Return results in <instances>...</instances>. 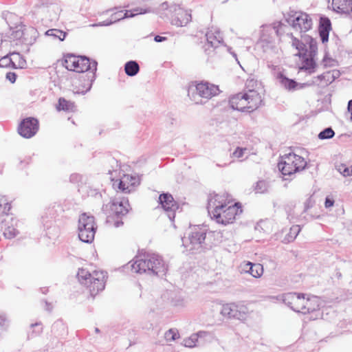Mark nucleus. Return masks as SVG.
I'll return each mask as SVG.
<instances>
[{"label":"nucleus","instance_id":"obj_1","mask_svg":"<svg viewBox=\"0 0 352 352\" xmlns=\"http://www.w3.org/2000/svg\"><path fill=\"white\" fill-rule=\"evenodd\" d=\"M258 81L254 78H248L245 83L244 93H239L230 97L229 104L234 110L242 112H252L262 104L263 98L257 90Z\"/></svg>","mask_w":352,"mask_h":352},{"label":"nucleus","instance_id":"obj_46","mask_svg":"<svg viewBox=\"0 0 352 352\" xmlns=\"http://www.w3.org/2000/svg\"><path fill=\"white\" fill-rule=\"evenodd\" d=\"M2 203H3V206H2V210L1 211V212L3 213V214H8V212L10 211V210L11 208L10 204H9L4 197H3Z\"/></svg>","mask_w":352,"mask_h":352},{"label":"nucleus","instance_id":"obj_15","mask_svg":"<svg viewBox=\"0 0 352 352\" xmlns=\"http://www.w3.org/2000/svg\"><path fill=\"white\" fill-rule=\"evenodd\" d=\"M159 203L167 213V216L171 221L175 217V212L179 208L177 203L174 200L170 193H162L159 197Z\"/></svg>","mask_w":352,"mask_h":352},{"label":"nucleus","instance_id":"obj_51","mask_svg":"<svg viewBox=\"0 0 352 352\" xmlns=\"http://www.w3.org/2000/svg\"><path fill=\"white\" fill-rule=\"evenodd\" d=\"M309 300L311 301V304H308V305H307L308 308H309V310H307L308 311H307V314L314 311H315V310H316V309L318 308V307H319V305H318V304H316V305H312V304H313V302H314V300H311V299H309Z\"/></svg>","mask_w":352,"mask_h":352},{"label":"nucleus","instance_id":"obj_20","mask_svg":"<svg viewBox=\"0 0 352 352\" xmlns=\"http://www.w3.org/2000/svg\"><path fill=\"white\" fill-rule=\"evenodd\" d=\"M126 206H129L128 199H125L124 198L120 201L114 199L111 202L110 210L112 214L119 219L126 215L129 212Z\"/></svg>","mask_w":352,"mask_h":352},{"label":"nucleus","instance_id":"obj_28","mask_svg":"<svg viewBox=\"0 0 352 352\" xmlns=\"http://www.w3.org/2000/svg\"><path fill=\"white\" fill-rule=\"evenodd\" d=\"M56 108L58 111H74L75 105L74 102L68 101L63 98H60Z\"/></svg>","mask_w":352,"mask_h":352},{"label":"nucleus","instance_id":"obj_48","mask_svg":"<svg viewBox=\"0 0 352 352\" xmlns=\"http://www.w3.org/2000/svg\"><path fill=\"white\" fill-rule=\"evenodd\" d=\"M113 23H115V22L113 20V19L111 17V19L109 20H106L102 22H100L98 23L92 24V25H91V26H92V27L107 26V25H110L113 24Z\"/></svg>","mask_w":352,"mask_h":352},{"label":"nucleus","instance_id":"obj_34","mask_svg":"<svg viewBox=\"0 0 352 352\" xmlns=\"http://www.w3.org/2000/svg\"><path fill=\"white\" fill-rule=\"evenodd\" d=\"M335 135V132L331 127L325 128L324 130L320 131L318 135V138L320 140H329L332 138Z\"/></svg>","mask_w":352,"mask_h":352},{"label":"nucleus","instance_id":"obj_61","mask_svg":"<svg viewBox=\"0 0 352 352\" xmlns=\"http://www.w3.org/2000/svg\"><path fill=\"white\" fill-rule=\"evenodd\" d=\"M95 331L96 333H99L100 332V329L97 327L95 328Z\"/></svg>","mask_w":352,"mask_h":352},{"label":"nucleus","instance_id":"obj_11","mask_svg":"<svg viewBox=\"0 0 352 352\" xmlns=\"http://www.w3.org/2000/svg\"><path fill=\"white\" fill-rule=\"evenodd\" d=\"M248 312V307L241 303H227L223 305L221 314L229 318L244 320Z\"/></svg>","mask_w":352,"mask_h":352},{"label":"nucleus","instance_id":"obj_39","mask_svg":"<svg viewBox=\"0 0 352 352\" xmlns=\"http://www.w3.org/2000/svg\"><path fill=\"white\" fill-rule=\"evenodd\" d=\"M199 332L204 333V335H198L197 341L198 344H203L204 341L210 342L213 338L212 334L208 331H200Z\"/></svg>","mask_w":352,"mask_h":352},{"label":"nucleus","instance_id":"obj_30","mask_svg":"<svg viewBox=\"0 0 352 352\" xmlns=\"http://www.w3.org/2000/svg\"><path fill=\"white\" fill-rule=\"evenodd\" d=\"M52 332L57 336H63L66 332V327L62 320H57L52 326Z\"/></svg>","mask_w":352,"mask_h":352},{"label":"nucleus","instance_id":"obj_29","mask_svg":"<svg viewBox=\"0 0 352 352\" xmlns=\"http://www.w3.org/2000/svg\"><path fill=\"white\" fill-rule=\"evenodd\" d=\"M45 35L52 37L53 40L63 41L66 37L67 32L58 29H50L45 32Z\"/></svg>","mask_w":352,"mask_h":352},{"label":"nucleus","instance_id":"obj_63","mask_svg":"<svg viewBox=\"0 0 352 352\" xmlns=\"http://www.w3.org/2000/svg\"><path fill=\"white\" fill-rule=\"evenodd\" d=\"M191 90H192V89H190L188 90V96H189L190 97V92H191Z\"/></svg>","mask_w":352,"mask_h":352},{"label":"nucleus","instance_id":"obj_24","mask_svg":"<svg viewBox=\"0 0 352 352\" xmlns=\"http://www.w3.org/2000/svg\"><path fill=\"white\" fill-rule=\"evenodd\" d=\"M243 271L251 274L254 278H259L263 273V267L260 263L248 262L243 266Z\"/></svg>","mask_w":352,"mask_h":352},{"label":"nucleus","instance_id":"obj_6","mask_svg":"<svg viewBox=\"0 0 352 352\" xmlns=\"http://www.w3.org/2000/svg\"><path fill=\"white\" fill-rule=\"evenodd\" d=\"M307 166L305 159L294 153H289L281 157L278 164L279 170L284 176H291L302 170Z\"/></svg>","mask_w":352,"mask_h":352},{"label":"nucleus","instance_id":"obj_17","mask_svg":"<svg viewBox=\"0 0 352 352\" xmlns=\"http://www.w3.org/2000/svg\"><path fill=\"white\" fill-rule=\"evenodd\" d=\"M206 37L207 42L204 45V50L208 54H210L208 52L210 48L215 49L223 42L221 32L216 28L208 30L206 34Z\"/></svg>","mask_w":352,"mask_h":352},{"label":"nucleus","instance_id":"obj_40","mask_svg":"<svg viewBox=\"0 0 352 352\" xmlns=\"http://www.w3.org/2000/svg\"><path fill=\"white\" fill-rule=\"evenodd\" d=\"M13 61L12 60L11 56L10 54L3 56L0 59V67H12Z\"/></svg>","mask_w":352,"mask_h":352},{"label":"nucleus","instance_id":"obj_50","mask_svg":"<svg viewBox=\"0 0 352 352\" xmlns=\"http://www.w3.org/2000/svg\"><path fill=\"white\" fill-rule=\"evenodd\" d=\"M333 78V75H331L330 72H327L318 76V78L320 80H325L327 78V81H330V80Z\"/></svg>","mask_w":352,"mask_h":352},{"label":"nucleus","instance_id":"obj_37","mask_svg":"<svg viewBox=\"0 0 352 352\" xmlns=\"http://www.w3.org/2000/svg\"><path fill=\"white\" fill-rule=\"evenodd\" d=\"M315 56H309L304 59L303 60V67L305 69H314L316 66V62L314 60Z\"/></svg>","mask_w":352,"mask_h":352},{"label":"nucleus","instance_id":"obj_19","mask_svg":"<svg viewBox=\"0 0 352 352\" xmlns=\"http://www.w3.org/2000/svg\"><path fill=\"white\" fill-rule=\"evenodd\" d=\"M276 78L279 85L285 89L289 91H294L305 87V84L297 82L295 80L291 79L285 76L283 72H279L276 74Z\"/></svg>","mask_w":352,"mask_h":352},{"label":"nucleus","instance_id":"obj_10","mask_svg":"<svg viewBox=\"0 0 352 352\" xmlns=\"http://www.w3.org/2000/svg\"><path fill=\"white\" fill-rule=\"evenodd\" d=\"M219 91L220 90L217 85L202 81L195 86L191 99L195 101L197 104L202 103L201 100H197V96L208 100L219 94Z\"/></svg>","mask_w":352,"mask_h":352},{"label":"nucleus","instance_id":"obj_41","mask_svg":"<svg viewBox=\"0 0 352 352\" xmlns=\"http://www.w3.org/2000/svg\"><path fill=\"white\" fill-rule=\"evenodd\" d=\"M18 231L14 227L8 226L3 232V235L7 239H12L16 236Z\"/></svg>","mask_w":352,"mask_h":352},{"label":"nucleus","instance_id":"obj_2","mask_svg":"<svg viewBox=\"0 0 352 352\" xmlns=\"http://www.w3.org/2000/svg\"><path fill=\"white\" fill-rule=\"evenodd\" d=\"M228 204L224 195L215 194L210 197L207 209L211 219L223 225L232 223L236 217L242 212V209L239 206V203L231 206H228Z\"/></svg>","mask_w":352,"mask_h":352},{"label":"nucleus","instance_id":"obj_53","mask_svg":"<svg viewBox=\"0 0 352 352\" xmlns=\"http://www.w3.org/2000/svg\"><path fill=\"white\" fill-rule=\"evenodd\" d=\"M314 201L312 200V198L310 197H309L305 203V210H307L309 208H311L313 206Z\"/></svg>","mask_w":352,"mask_h":352},{"label":"nucleus","instance_id":"obj_25","mask_svg":"<svg viewBox=\"0 0 352 352\" xmlns=\"http://www.w3.org/2000/svg\"><path fill=\"white\" fill-rule=\"evenodd\" d=\"M11 56L12 63V68L14 69H23L26 66V60L23 58V56L19 54V52H12L10 53Z\"/></svg>","mask_w":352,"mask_h":352},{"label":"nucleus","instance_id":"obj_18","mask_svg":"<svg viewBox=\"0 0 352 352\" xmlns=\"http://www.w3.org/2000/svg\"><path fill=\"white\" fill-rule=\"evenodd\" d=\"M87 177L78 173H73L69 177V181L71 183L76 184L78 185V192L82 193L83 195H86L89 196L92 195L95 191L89 188V186H87Z\"/></svg>","mask_w":352,"mask_h":352},{"label":"nucleus","instance_id":"obj_62","mask_svg":"<svg viewBox=\"0 0 352 352\" xmlns=\"http://www.w3.org/2000/svg\"><path fill=\"white\" fill-rule=\"evenodd\" d=\"M47 291V289H44L42 291V292H43V294H45Z\"/></svg>","mask_w":352,"mask_h":352},{"label":"nucleus","instance_id":"obj_56","mask_svg":"<svg viewBox=\"0 0 352 352\" xmlns=\"http://www.w3.org/2000/svg\"><path fill=\"white\" fill-rule=\"evenodd\" d=\"M110 163L111 164L113 168H117L119 166L118 162L114 158L110 159Z\"/></svg>","mask_w":352,"mask_h":352},{"label":"nucleus","instance_id":"obj_52","mask_svg":"<svg viewBox=\"0 0 352 352\" xmlns=\"http://www.w3.org/2000/svg\"><path fill=\"white\" fill-rule=\"evenodd\" d=\"M334 204V200L332 198L327 197L325 199L324 206L326 208L333 206Z\"/></svg>","mask_w":352,"mask_h":352},{"label":"nucleus","instance_id":"obj_43","mask_svg":"<svg viewBox=\"0 0 352 352\" xmlns=\"http://www.w3.org/2000/svg\"><path fill=\"white\" fill-rule=\"evenodd\" d=\"M23 35V32L21 29H18L16 30H12L11 33L10 38L13 40H18L22 38Z\"/></svg>","mask_w":352,"mask_h":352},{"label":"nucleus","instance_id":"obj_22","mask_svg":"<svg viewBox=\"0 0 352 352\" xmlns=\"http://www.w3.org/2000/svg\"><path fill=\"white\" fill-rule=\"evenodd\" d=\"M333 11L340 14H349L352 12V0H332Z\"/></svg>","mask_w":352,"mask_h":352},{"label":"nucleus","instance_id":"obj_60","mask_svg":"<svg viewBox=\"0 0 352 352\" xmlns=\"http://www.w3.org/2000/svg\"><path fill=\"white\" fill-rule=\"evenodd\" d=\"M123 225V221H121V220H116L114 222V226L115 227L118 228V227H120V226Z\"/></svg>","mask_w":352,"mask_h":352},{"label":"nucleus","instance_id":"obj_64","mask_svg":"<svg viewBox=\"0 0 352 352\" xmlns=\"http://www.w3.org/2000/svg\"><path fill=\"white\" fill-rule=\"evenodd\" d=\"M350 173L352 175V166L350 167Z\"/></svg>","mask_w":352,"mask_h":352},{"label":"nucleus","instance_id":"obj_23","mask_svg":"<svg viewBox=\"0 0 352 352\" xmlns=\"http://www.w3.org/2000/svg\"><path fill=\"white\" fill-rule=\"evenodd\" d=\"M146 12V10H143L142 8H138L133 10H125L124 13L123 14V11H119L117 12H115L111 15V18L114 21V22L118 21L121 19H125V18H130L133 17L138 14H144Z\"/></svg>","mask_w":352,"mask_h":352},{"label":"nucleus","instance_id":"obj_27","mask_svg":"<svg viewBox=\"0 0 352 352\" xmlns=\"http://www.w3.org/2000/svg\"><path fill=\"white\" fill-rule=\"evenodd\" d=\"M124 71L127 76H134L139 72L140 66L137 61L129 60L124 65Z\"/></svg>","mask_w":352,"mask_h":352},{"label":"nucleus","instance_id":"obj_31","mask_svg":"<svg viewBox=\"0 0 352 352\" xmlns=\"http://www.w3.org/2000/svg\"><path fill=\"white\" fill-rule=\"evenodd\" d=\"M204 333L197 332L192 334L189 338L184 340V345L186 347H194L198 344L197 336L198 335H204Z\"/></svg>","mask_w":352,"mask_h":352},{"label":"nucleus","instance_id":"obj_32","mask_svg":"<svg viewBox=\"0 0 352 352\" xmlns=\"http://www.w3.org/2000/svg\"><path fill=\"white\" fill-rule=\"evenodd\" d=\"M129 175H124V177L122 179L119 180L117 184L116 182L113 184L114 187H117L122 192H130V186L128 184H126V182L129 179Z\"/></svg>","mask_w":352,"mask_h":352},{"label":"nucleus","instance_id":"obj_3","mask_svg":"<svg viewBox=\"0 0 352 352\" xmlns=\"http://www.w3.org/2000/svg\"><path fill=\"white\" fill-rule=\"evenodd\" d=\"M134 273L146 274L149 276H163L166 274L168 267L160 255L155 253H146L143 258H136L128 263Z\"/></svg>","mask_w":352,"mask_h":352},{"label":"nucleus","instance_id":"obj_7","mask_svg":"<svg viewBox=\"0 0 352 352\" xmlns=\"http://www.w3.org/2000/svg\"><path fill=\"white\" fill-rule=\"evenodd\" d=\"M97 230V226L95 222V218L92 215H87L82 213L78 219V237L79 239L87 243H91L95 236Z\"/></svg>","mask_w":352,"mask_h":352},{"label":"nucleus","instance_id":"obj_16","mask_svg":"<svg viewBox=\"0 0 352 352\" xmlns=\"http://www.w3.org/2000/svg\"><path fill=\"white\" fill-rule=\"evenodd\" d=\"M283 25L281 22H276L272 25L264 27L261 36V42L267 44L272 43L274 39V36H279Z\"/></svg>","mask_w":352,"mask_h":352},{"label":"nucleus","instance_id":"obj_13","mask_svg":"<svg viewBox=\"0 0 352 352\" xmlns=\"http://www.w3.org/2000/svg\"><path fill=\"white\" fill-rule=\"evenodd\" d=\"M39 123L36 118L28 117L23 119L19 125L18 133L25 138H30L38 131Z\"/></svg>","mask_w":352,"mask_h":352},{"label":"nucleus","instance_id":"obj_35","mask_svg":"<svg viewBox=\"0 0 352 352\" xmlns=\"http://www.w3.org/2000/svg\"><path fill=\"white\" fill-rule=\"evenodd\" d=\"M268 184L265 180H259L256 184V186L254 187V190L256 193H264L267 192L268 189Z\"/></svg>","mask_w":352,"mask_h":352},{"label":"nucleus","instance_id":"obj_8","mask_svg":"<svg viewBox=\"0 0 352 352\" xmlns=\"http://www.w3.org/2000/svg\"><path fill=\"white\" fill-rule=\"evenodd\" d=\"M287 306L296 312L306 314L309 310L308 304L311 301L309 298L305 299L304 294L289 292L278 296Z\"/></svg>","mask_w":352,"mask_h":352},{"label":"nucleus","instance_id":"obj_26","mask_svg":"<svg viewBox=\"0 0 352 352\" xmlns=\"http://www.w3.org/2000/svg\"><path fill=\"white\" fill-rule=\"evenodd\" d=\"M302 39L307 43V45H309L308 56H316L318 51L316 41L307 34L302 36Z\"/></svg>","mask_w":352,"mask_h":352},{"label":"nucleus","instance_id":"obj_59","mask_svg":"<svg viewBox=\"0 0 352 352\" xmlns=\"http://www.w3.org/2000/svg\"><path fill=\"white\" fill-rule=\"evenodd\" d=\"M6 318L3 316H0V327H3L6 322Z\"/></svg>","mask_w":352,"mask_h":352},{"label":"nucleus","instance_id":"obj_45","mask_svg":"<svg viewBox=\"0 0 352 352\" xmlns=\"http://www.w3.org/2000/svg\"><path fill=\"white\" fill-rule=\"evenodd\" d=\"M246 148H243L241 147H237L236 150L232 153V157L236 158H241L243 156L244 152L246 151Z\"/></svg>","mask_w":352,"mask_h":352},{"label":"nucleus","instance_id":"obj_21","mask_svg":"<svg viewBox=\"0 0 352 352\" xmlns=\"http://www.w3.org/2000/svg\"><path fill=\"white\" fill-rule=\"evenodd\" d=\"M331 30V23L330 19L327 16H321L319 22L318 32L323 43L328 42Z\"/></svg>","mask_w":352,"mask_h":352},{"label":"nucleus","instance_id":"obj_49","mask_svg":"<svg viewBox=\"0 0 352 352\" xmlns=\"http://www.w3.org/2000/svg\"><path fill=\"white\" fill-rule=\"evenodd\" d=\"M17 75L14 72H8L6 74V79L8 80L11 83L15 82Z\"/></svg>","mask_w":352,"mask_h":352},{"label":"nucleus","instance_id":"obj_14","mask_svg":"<svg viewBox=\"0 0 352 352\" xmlns=\"http://www.w3.org/2000/svg\"><path fill=\"white\" fill-rule=\"evenodd\" d=\"M292 17H293L292 19L290 17L287 19V21L292 25L295 30L306 32L311 28L312 21L307 14L300 12L297 16L293 15Z\"/></svg>","mask_w":352,"mask_h":352},{"label":"nucleus","instance_id":"obj_4","mask_svg":"<svg viewBox=\"0 0 352 352\" xmlns=\"http://www.w3.org/2000/svg\"><path fill=\"white\" fill-rule=\"evenodd\" d=\"M64 66L69 71H74L78 73L89 72L86 75L89 84L85 91H82V94H85L91 89L93 82L96 79V72L97 70L98 63L94 60H91L86 56H75L74 54H67L64 59Z\"/></svg>","mask_w":352,"mask_h":352},{"label":"nucleus","instance_id":"obj_57","mask_svg":"<svg viewBox=\"0 0 352 352\" xmlns=\"http://www.w3.org/2000/svg\"><path fill=\"white\" fill-rule=\"evenodd\" d=\"M45 309L50 312L52 310V305L47 301H45Z\"/></svg>","mask_w":352,"mask_h":352},{"label":"nucleus","instance_id":"obj_36","mask_svg":"<svg viewBox=\"0 0 352 352\" xmlns=\"http://www.w3.org/2000/svg\"><path fill=\"white\" fill-rule=\"evenodd\" d=\"M302 36H303L301 37L302 38ZM296 49L298 50V53L296 55L302 57L307 55L308 50L307 48V43L303 41L302 38Z\"/></svg>","mask_w":352,"mask_h":352},{"label":"nucleus","instance_id":"obj_42","mask_svg":"<svg viewBox=\"0 0 352 352\" xmlns=\"http://www.w3.org/2000/svg\"><path fill=\"white\" fill-rule=\"evenodd\" d=\"M41 325L42 324L41 322H36V323L31 324L30 327L35 329L34 330H33L32 334L34 333L35 334L34 336L39 335L43 331V327Z\"/></svg>","mask_w":352,"mask_h":352},{"label":"nucleus","instance_id":"obj_44","mask_svg":"<svg viewBox=\"0 0 352 352\" xmlns=\"http://www.w3.org/2000/svg\"><path fill=\"white\" fill-rule=\"evenodd\" d=\"M338 171L344 177L351 176V174L350 173V167H347L344 164H342L338 168Z\"/></svg>","mask_w":352,"mask_h":352},{"label":"nucleus","instance_id":"obj_12","mask_svg":"<svg viewBox=\"0 0 352 352\" xmlns=\"http://www.w3.org/2000/svg\"><path fill=\"white\" fill-rule=\"evenodd\" d=\"M170 11L173 13L171 23L177 27L186 26L191 21L190 12L180 7L179 5H173L170 7Z\"/></svg>","mask_w":352,"mask_h":352},{"label":"nucleus","instance_id":"obj_5","mask_svg":"<svg viewBox=\"0 0 352 352\" xmlns=\"http://www.w3.org/2000/svg\"><path fill=\"white\" fill-rule=\"evenodd\" d=\"M105 277L106 275L103 272L94 271L91 274L83 268L79 269L77 273L78 281L89 288L91 296L97 294L104 289Z\"/></svg>","mask_w":352,"mask_h":352},{"label":"nucleus","instance_id":"obj_38","mask_svg":"<svg viewBox=\"0 0 352 352\" xmlns=\"http://www.w3.org/2000/svg\"><path fill=\"white\" fill-rule=\"evenodd\" d=\"M164 338L167 341H174L179 338L177 330L170 329L165 333Z\"/></svg>","mask_w":352,"mask_h":352},{"label":"nucleus","instance_id":"obj_55","mask_svg":"<svg viewBox=\"0 0 352 352\" xmlns=\"http://www.w3.org/2000/svg\"><path fill=\"white\" fill-rule=\"evenodd\" d=\"M167 39L166 37H164V36H160V35H156L155 37H154V41L157 43H160V42H163L164 41H166Z\"/></svg>","mask_w":352,"mask_h":352},{"label":"nucleus","instance_id":"obj_33","mask_svg":"<svg viewBox=\"0 0 352 352\" xmlns=\"http://www.w3.org/2000/svg\"><path fill=\"white\" fill-rule=\"evenodd\" d=\"M300 230L301 229L298 225L292 226L290 228L289 233L286 235L285 240L287 242L293 241L300 232Z\"/></svg>","mask_w":352,"mask_h":352},{"label":"nucleus","instance_id":"obj_58","mask_svg":"<svg viewBox=\"0 0 352 352\" xmlns=\"http://www.w3.org/2000/svg\"><path fill=\"white\" fill-rule=\"evenodd\" d=\"M348 111L351 113V119L352 120V100H349L348 103Z\"/></svg>","mask_w":352,"mask_h":352},{"label":"nucleus","instance_id":"obj_9","mask_svg":"<svg viewBox=\"0 0 352 352\" xmlns=\"http://www.w3.org/2000/svg\"><path fill=\"white\" fill-rule=\"evenodd\" d=\"M206 236L205 230L199 228H195L189 234L188 239H182L183 245L191 254L201 253L206 249Z\"/></svg>","mask_w":352,"mask_h":352},{"label":"nucleus","instance_id":"obj_54","mask_svg":"<svg viewBox=\"0 0 352 352\" xmlns=\"http://www.w3.org/2000/svg\"><path fill=\"white\" fill-rule=\"evenodd\" d=\"M291 38L292 40V46L296 47L299 45L301 40H298L297 38L294 37L292 34H291Z\"/></svg>","mask_w":352,"mask_h":352},{"label":"nucleus","instance_id":"obj_47","mask_svg":"<svg viewBox=\"0 0 352 352\" xmlns=\"http://www.w3.org/2000/svg\"><path fill=\"white\" fill-rule=\"evenodd\" d=\"M113 23H115V22L113 20V19L111 17V19L109 20H106L102 22H100L98 23L92 24V25H91V26H92V27L107 26V25H110L113 24Z\"/></svg>","mask_w":352,"mask_h":352}]
</instances>
